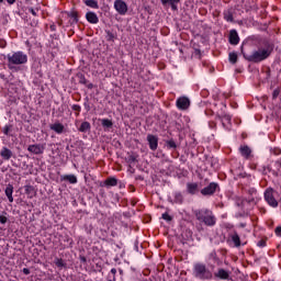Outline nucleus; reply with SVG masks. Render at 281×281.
Masks as SVG:
<instances>
[{"label": "nucleus", "mask_w": 281, "mask_h": 281, "mask_svg": "<svg viewBox=\"0 0 281 281\" xmlns=\"http://www.w3.org/2000/svg\"><path fill=\"white\" fill-rule=\"evenodd\" d=\"M272 52L273 43L267 40H263L260 47L257 50H254L251 54L244 53L241 48V54L245 60H248V63H262V60H267V58L271 56Z\"/></svg>", "instance_id": "obj_1"}, {"label": "nucleus", "mask_w": 281, "mask_h": 281, "mask_svg": "<svg viewBox=\"0 0 281 281\" xmlns=\"http://www.w3.org/2000/svg\"><path fill=\"white\" fill-rule=\"evenodd\" d=\"M195 217L196 221L204 223V225H207V227H214V225H216V217L210 210L195 211Z\"/></svg>", "instance_id": "obj_2"}, {"label": "nucleus", "mask_w": 281, "mask_h": 281, "mask_svg": "<svg viewBox=\"0 0 281 281\" xmlns=\"http://www.w3.org/2000/svg\"><path fill=\"white\" fill-rule=\"evenodd\" d=\"M193 274L198 280H212V271L203 263H195Z\"/></svg>", "instance_id": "obj_3"}, {"label": "nucleus", "mask_w": 281, "mask_h": 281, "mask_svg": "<svg viewBox=\"0 0 281 281\" xmlns=\"http://www.w3.org/2000/svg\"><path fill=\"white\" fill-rule=\"evenodd\" d=\"M9 65H25L27 63V55L23 52H16L13 55H8Z\"/></svg>", "instance_id": "obj_4"}, {"label": "nucleus", "mask_w": 281, "mask_h": 281, "mask_svg": "<svg viewBox=\"0 0 281 281\" xmlns=\"http://www.w3.org/2000/svg\"><path fill=\"white\" fill-rule=\"evenodd\" d=\"M176 105L180 111H188L190 109V99L188 97H180Z\"/></svg>", "instance_id": "obj_5"}, {"label": "nucleus", "mask_w": 281, "mask_h": 281, "mask_svg": "<svg viewBox=\"0 0 281 281\" xmlns=\"http://www.w3.org/2000/svg\"><path fill=\"white\" fill-rule=\"evenodd\" d=\"M216 188H218V183L211 182L206 188L201 190V194L203 196H212L216 192Z\"/></svg>", "instance_id": "obj_6"}, {"label": "nucleus", "mask_w": 281, "mask_h": 281, "mask_svg": "<svg viewBox=\"0 0 281 281\" xmlns=\"http://www.w3.org/2000/svg\"><path fill=\"white\" fill-rule=\"evenodd\" d=\"M114 8L119 14H126L128 12V5L123 0H115Z\"/></svg>", "instance_id": "obj_7"}, {"label": "nucleus", "mask_w": 281, "mask_h": 281, "mask_svg": "<svg viewBox=\"0 0 281 281\" xmlns=\"http://www.w3.org/2000/svg\"><path fill=\"white\" fill-rule=\"evenodd\" d=\"M265 199L267 203L271 205V207H278V200H276V196H273V190H267L265 192Z\"/></svg>", "instance_id": "obj_8"}, {"label": "nucleus", "mask_w": 281, "mask_h": 281, "mask_svg": "<svg viewBox=\"0 0 281 281\" xmlns=\"http://www.w3.org/2000/svg\"><path fill=\"white\" fill-rule=\"evenodd\" d=\"M147 142L149 144L150 150H157L159 146V138L153 134L147 135Z\"/></svg>", "instance_id": "obj_9"}, {"label": "nucleus", "mask_w": 281, "mask_h": 281, "mask_svg": "<svg viewBox=\"0 0 281 281\" xmlns=\"http://www.w3.org/2000/svg\"><path fill=\"white\" fill-rule=\"evenodd\" d=\"M29 153H33V155H43V150H45L44 146L41 145H30L27 147Z\"/></svg>", "instance_id": "obj_10"}, {"label": "nucleus", "mask_w": 281, "mask_h": 281, "mask_svg": "<svg viewBox=\"0 0 281 281\" xmlns=\"http://www.w3.org/2000/svg\"><path fill=\"white\" fill-rule=\"evenodd\" d=\"M229 43L231 45H238V43H240V37L238 36V32H236V30H232L229 32Z\"/></svg>", "instance_id": "obj_11"}, {"label": "nucleus", "mask_w": 281, "mask_h": 281, "mask_svg": "<svg viewBox=\"0 0 281 281\" xmlns=\"http://www.w3.org/2000/svg\"><path fill=\"white\" fill-rule=\"evenodd\" d=\"M86 19H87L88 23H92V24L99 23V21H100V19H98V14H95L94 12H91V11H89L86 14Z\"/></svg>", "instance_id": "obj_12"}, {"label": "nucleus", "mask_w": 281, "mask_h": 281, "mask_svg": "<svg viewBox=\"0 0 281 281\" xmlns=\"http://www.w3.org/2000/svg\"><path fill=\"white\" fill-rule=\"evenodd\" d=\"M215 278H220V280H229V272H227V270L221 268L215 273Z\"/></svg>", "instance_id": "obj_13"}, {"label": "nucleus", "mask_w": 281, "mask_h": 281, "mask_svg": "<svg viewBox=\"0 0 281 281\" xmlns=\"http://www.w3.org/2000/svg\"><path fill=\"white\" fill-rule=\"evenodd\" d=\"M243 157H245V159H251V148H249V146L245 145V146H241L239 148Z\"/></svg>", "instance_id": "obj_14"}, {"label": "nucleus", "mask_w": 281, "mask_h": 281, "mask_svg": "<svg viewBox=\"0 0 281 281\" xmlns=\"http://www.w3.org/2000/svg\"><path fill=\"white\" fill-rule=\"evenodd\" d=\"M0 156L5 161H9V159H12V150L8 149L7 147H3L2 150L0 151Z\"/></svg>", "instance_id": "obj_15"}, {"label": "nucleus", "mask_w": 281, "mask_h": 281, "mask_svg": "<svg viewBox=\"0 0 281 281\" xmlns=\"http://www.w3.org/2000/svg\"><path fill=\"white\" fill-rule=\"evenodd\" d=\"M5 195L7 198L9 199V202L10 203H14V198L12 196L13 192H14V187L12 184H9L7 188H5Z\"/></svg>", "instance_id": "obj_16"}, {"label": "nucleus", "mask_w": 281, "mask_h": 281, "mask_svg": "<svg viewBox=\"0 0 281 281\" xmlns=\"http://www.w3.org/2000/svg\"><path fill=\"white\" fill-rule=\"evenodd\" d=\"M61 181H68V183H78V178L74 175L61 176Z\"/></svg>", "instance_id": "obj_17"}, {"label": "nucleus", "mask_w": 281, "mask_h": 281, "mask_svg": "<svg viewBox=\"0 0 281 281\" xmlns=\"http://www.w3.org/2000/svg\"><path fill=\"white\" fill-rule=\"evenodd\" d=\"M189 194H196L199 192V184L198 183H188L187 184Z\"/></svg>", "instance_id": "obj_18"}, {"label": "nucleus", "mask_w": 281, "mask_h": 281, "mask_svg": "<svg viewBox=\"0 0 281 281\" xmlns=\"http://www.w3.org/2000/svg\"><path fill=\"white\" fill-rule=\"evenodd\" d=\"M50 130L55 131V133H63V131H65V125H63L61 123H55L53 125H50Z\"/></svg>", "instance_id": "obj_19"}, {"label": "nucleus", "mask_w": 281, "mask_h": 281, "mask_svg": "<svg viewBox=\"0 0 281 281\" xmlns=\"http://www.w3.org/2000/svg\"><path fill=\"white\" fill-rule=\"evenodd\" d=\"M25 194H27V196L30 199H32L33 196H36V190L34 189L33 186H25Z\"/></svg>", "instance_id": "obj_20"}, {"label": "nucleus", "mask_w": 281, "mask_h": 281, "mask_svg": "<svg viewBox=\"0 0 281 281\" xmlns=\"http://www.w3.org/2000/svg\"><path fill=\"white\" fill-rule=\"evenodd\" d=\"M104 186H106V188H113L117 186V179L110 177L104 181Z\"/></svg>", "instance_id": "obj_21"}, {"label": "nucleus", "mask_w": 281, "mask_h": 281, "mask_svg": "<svg viewBox=\"0 0 281 281\" xmlns=\"http://www.w3.org/2000/svg\"><path fill=\"white\" fill-rule=\"evenodd\" d=\"M79 131L80 133H87V131H91V124L89 122L81 123Z\"/></svg>", "instance_id": "obj_22"}, {"label": "nucleus", "mask_w": 281, "mask_h": 281, "mask_svg": "<svg viewBox=\"0 0 281 281\" xmlns=\"http://www.w3.org/2000/svg\"><path fill=\"white\" fill-rule=\"evenodd\" d=\"M273 172H274L276 177H278V175H281V160H277L274 162Z\"/></svg>", "instance_id": "obj_23"}, {"label": "nucleus", "mask_w": 281, "mask_h": 281, "mask_svg": "<svg viewBox=\"0 0 281 281\" xmlns=\"http://www.w3.org/2000/svg\"><path fill=\"white\" fill-rule=\"evenodd\" d=\"M85 3L86 5H88V8H93L94 10H98V8H100V5H98V1L95 0H86Z\"/></svg>", "instance_id": "obj_24"}, {"label": "nucleus", "mask_w": 281, "mask_h": 281, "mask_svg": "<svg viewBox=\"0 0 281 281\" xmlns=\"http://www.w3.org/2000/svg\"><path fill=\"white\" fill-rule=\"evenodd\" d=\"M101 124H102L103 128H113V121H111L109 119H103L101 121Z\"/></svg>", "instance_id": "obj_25"}, {"label": "nucleus", "mask_w": 281, "mask_h": 281, "mask_svg": "<svg viewBox=\"0 0 281 281\" xmlns=\"http://www.w3.org/2000/svg\"><path fill=\"white\" fill-rule=\"evenodd\" d=\"M232 240H233L235 247H240V236L238 235V233H235L232 236Z\"/></svg>", "instance_id": "obj_26"}, {"label": "nucleus", "mask_w": 281, "mask_h": 281, "mask_svg": "<svg viewBox=\"0 0 281 281\" xmlns=\"http://www.w3.org/2000/svg\"><path fill=\"white\" fill-rule=\"evenodd\" d=\"M229 63H232V65H236V63H238V54L229 53Z\"/></svg>", "instance_id": "obj_27"}, {"label": "nucleus", "mask_w": 281, "mask_h": 281, "mask_svg": "<svg viewBox=\"0 0 281 281\" xmlns=\"http://www.w3.org/2000/svg\"><path fill=\"white\" fill-rule=\"evenodd\" d=\"M262 74L266 75V80H269L271 78V68L270 67L262 68Z\"/></svg>", "instance_id": "obj_28"}, {"label": "nucleus", "mask_w": 281, "mask_h": 281, "mask_svg": "<svg viewBox=\"0 0 281 281\" xmlns=\"http://www.w3.org/2000/svg\"><path fill=\"white\" fill-rule=\"evenodd\" d=\"M218 120H225L226 122H232V116L229 114H224L223 116L217 115ZM223 126H225V122H222Z\"/></svg>", "instance_id": "obj_29"}, {"label": "nucleus", "mask_w": 281, "mask_h": 281, "mask_svg": "<svg viewBox=\"0 0 281 281\" xmlns=\"http://www.w3.org/2000/svg\"><path fill=\"white\" fill-rule=\"evenodd\" d=\"M167 148H177V143L175 142V139H170L166 142Z\"/></svg>", "instance_id": "obj_30"}, {"label": "nucleus", "mask_w": 281, "mask_h": 281, "mask_svg": "<svg viewBox=\"0 0 281 281\" xmlns=\"http://www.w3.org/2000/svg\"><path fill=\"white\" fill-rule=\"evenodd\" d=\"M181 0H170L171 10L177 11V3H180Z\"/></svg>", "instance_id": "obj_31"}, {"label": "nucleus", "mask_w": 281, "mask_h": 281, "mask_svg": "<svg viewBox=\"0 0 281 281\" xmlns=\"http://www.w3.org/2000/svg\"><path fill=\"white\" fill-rule=\"evenodd\" d=\"M55 265H56V267H67V263H65V261L60 258V259H56V261H55Z\"/></svg>", "instance_id": "obj_32"}, {"label": "nucleus", "mask_w": 281, "mask_h": 281, "mask_svg": "<svg viewBox=\"0 0 281 281\" xmlns=\"http://www.w3.org/2000/svg\"><path fill=\"white\" fill-rule=\"evenodd\" d=\"M70 16L74 19L75 23H78V11H71Z\"/></svg>", "instance_id": "obj_33"}, {"label": "nucleus", "mask_w": 281, "mask_h": 281, "mask_svg": "<svg viewBox=\"0 0 281 281\" xmlns=\"http://www.w3.org/2000/svg\"><path fill=\"white\" fill-rule=\"evenodd\" d=\"M280 95V88H277L272 92V100H277V98Z\"/></svg>", "instance_id": "obj_34"}, {"label": "nucleus", "mask_w": 281, "mask_h": 281, "mask_svg": "<svg viewBox=\"0 0 281 281\" xmlns=\"http://www.w3.org/2000/svg\"><path fill=\"white\" fill-rule=\"evenodd\" d=\"M106 34L108 41H111L113 43V41H115V35L111 31H108Z\"/></svg>", "instance_id": "obj_35"}, {"label": "nucleus", "mask_w": 281, "mask_h": 281, "mask_svg": "<svg viewBox=\"0 0 281 281\" xmlns=\"http://www.w3.org/2000/svg\"><path fill=\"white\" fill-rule=\"evenodd\" d=\"M72 111H76V115H80L81 108L78 104L72 105Z\"/></svg>", "instance_id": "obj_36"}, {"label": "nucleus", "mask_w": 281, "mask_h": 281, "mask_svg": "<svg viewBox=\"0 0 281 281\" xmlns=\"http://www.w3.org/2000/svg\"><path fill=\"white\" fill-rule=\"evenodd\" d=\"M258 247H267V239L262 238L258 241Z\"/></svg>", "instance_id": "obj_37"}, {"label": "nucleus", "mask_w": 281, "mask_h": 281, "mask_svg": "<svg viewBox=\"0 0 281 281\" xmlns=\"http://www.w3.org/2000/svg\"><path fill=\"white\" fill-rule=\"evenodd\" d=\"M162 218H164V221H168L169 223H170V221H172V216H170V214H168V213H164Z\"/></svg>", "instance_id": "obj_38"}, {"label": "nucleus", "mask_w": 281, "mask_h": 281, "mask_svg": "<svg viewBox=\"0 0 281 281\" xmlns=\"http://www.w3.org/2000/svg\"><path fill=\"white\" fill-rule=\"evenodd\" d=\"M176 203H183V195L177 194L176 195Z\"/></svg>", "instance_id": "obj_39"}, {"label": "nucleus", "mask_w": 281, "mask_h": 281, "mask_svg": "<svg viewBox=\"0 0 281 281\" xmlns=\"http://www.w3.org/2000/svg\"><path fill=\"white\" fill-rule=\"evenodd\" d=\"M30 25H31L32 27H36V26L38 25V20L33 19L32 21H30Z\"/></svg>", "instance_id": "obj_40"}, {"label": "nucleus", "mask_w": 281, "mask_h": 281, "mask_svg": "<svg viewBox=\"0 0 281 281\" xmlns=\"http://www.w3.org/2000/svg\"><path fill=\"white\" fill-rule=\"evenodd\" d=\"M128 161H130V164H135V161H137V157L134 156V155H131V156L128 157Z\"/></svg>", "instance_id": "obj_41"}, {"label": "nucleus", "mask_w": 281, "mask_h": 281, "mask_svg": "<svg viewBox=\"0 0 281 281\" xmlns=\"http://www.w3.org/2000/svg\"><path fill=\"white\" fill-rule=\"evenodd\" d=\"M0 223H2V225H5V223H8V217L4 215H0Z\"/></svg>", "instance_id": "obj_42"}, {"label": "nucleus", "mask_w": 281, "mask_h": 281, "mask_svg": "<svg viewBox=\"0 0 281 281\" xmlns=\"http://www.w3.org/2000/svg\"><path fill=\"white\" fill-rule=\"evenodd\" d=\"M79 82L80 85H87V78H85V76H81Z\"/></svg>", "instance_id": "obj_43"}, {"label": "nucleus", "mask_w": 281, "mask_h": 281, "mask_svg": "<svg viewBox=\"0 0 281 281\" xmlns=\"http://www.w3.org/2000/svg\"><path fill=\"white\" fill-rule=\"evenodd\" d=\"M209 126H210V128H216V122L211 121V122L209 123Z\"/></svg>", "instance_id": "obj_44"}, {"label": "nucleus", "mask_w": 281, "mask_h": 281, "mask_svg": "<svg viewBox=\"0 0 281 281\" xmlns=\"http://www.w3.org/2000/svg\"><path fill=\"white\" fill-rule=\"evenodd\" d=\"M277 236H281V226H278L276 229H274Z\"/></svg>", "instance_id": "obj_45"}, {"label": "nucleus", "mask_w": 281, "mask_h": 281, "mask_svg": "<svg viewBox=\"0 0 281 281\" xmlns=\"http://www.w3.org/2000/svg\"><path fill=\"white\" fill-rule=\"evenodd\" d=\"M7 43H5V40H0V47H5Z\"/></svg>", "instance_id": "obj_46"}, {"label": "nucleus", "mask_w": 281, "mask_h": 281, "mask_svg": "<svg viewBox=\"0 0 281 281\" xmlns=\"http://www.w3.org/2000/svg\"><path fill=\"white\" fill-rule=\"evenodd\" d=\"M226 21H234V15H232V14H228V16L226 18Z\"/></svg>", "instance_id": "obj_47"}, {"label": "nucleus", "mask_w": 281, "mask_h": 281, "mask_svg": "<svg viewBox=\"0 0 281 281\" xmlns=\"http://www.w3.org/2000/svg\"><path fill=\"white\" fill-rule=\"evenodd\" d=\"M23 273H24L25 276H30V269L24 268V269H23Z\"/></svg>", "instance_id": "obj_48"}, {"label": "nucleus", "mask_w": 281, "mask_h": 281, "mask_svg": "<svg viewBox=\"0 0 281 281\" xmlns=\"http://www.w3.org/2000/svg\"><path fill=\"white\" fill-rule=\"evenodd\" d=\"M8 133H10V127L9 126L4 127V135H8Z\"/></svg>", "instance_id": "obj_49"}, {"label": "nucleus", "mask_w": 281, "mask_h": 281, "mask_svg": "<svg viewBox=\"0 0 281 281\" xmlns=\"http://www.w3.org/2000/svg\"><path fill=\"white\" fill-rule=\"evenodd\" d=\"M162 5H167V3H170V0H161Z\"/></svg>", "instance_id": "obj_50"}, {"label": "nucleus", "mask_w": 281, "mask_h": 281, "mask_svg": "<svg viewBox=\"0 0 281 281\" xmlns=\"http://www.w3.org/2000/svg\"><path fill=\"white\" fill-rule=\"evenodd\" d=\"M111 273L115 277V273H117V270L115 268H112Z\"/></svg>", "instance_id": "obj_51"}, {"label": "nucleus", "mask_w": 281, "mask_h": 281, "mask_svg": "<svg viewBox=\"0 0 281 281\" xmlns=\"http://www.w3.org/2000/svg\"><path fill=\"white\" fill-rule=\"evenodd\" d=\"M50 30H52V32H56V25H55V24H52V25H50Z\"/></svg>", "instance_id": "obj_52"}, {"label": "nucleus", "mask_w": 281, "mask_h": 281, "mask_svg": "<svg viewBox=\"0 0 281 281\" xmlns=\"http://www.w3.org/2000/svg\"><path fill=\"white\" fill-rule=\"evenodd\" d=\"M16 0H7V2L9 3V5H12Z\"/></svg>", "instance_id": "obj_53"}, {"label": "nucleus", "mask_w": 281, "mask_h": 281, "mask_svg": "<svg viewBox=\"0 0 281 281\" xmlns=\"http://www.w3.org/2000/svg\"><path fill=\"white\" fill-rule=\"evenodd\" d=\"M30 12L33 14V16H36V11L34 9H30Z\"/></svg>", "instance_id": "obj_54"}, {"label": "nucleus", "mask_w": 281, "mask_h": 281, "mask_svg": "<svg viewBox=\"0 0 281 281\" xmlns=\"http://www.w3.org/2000/svg\"><path fill=\"white\" fill-rule=\"evenodd\" d=\"M81 262H87V257H80Z\"/></svg>", "instance_id": "obj_55"}, {"label": "nucleus", "mask_w": 281, "mask_h": 281, "mask_svg": "<svg viewBox=\"0 0 281 281\" xmlns=\"http://www.w3.org/2000/svg\"><path fill=\"white\" fill-rule=\"evenodd\" d=\"M57 25H63V20H58Z\"/></svg>", "instance_id": "obj_56"}, {"label": "nucleus", "mask_w": 281, "mask_h": 281, "mask_svg": "<svg viewBox=\"0 0 281 281\" xmlns=\"http://www.w3.org/2000/svg\"><path fill=\"white\" fill-rule=\"evenodd\" d=\"M92 88H93V83H89L88 89H92Z\"/></svg>", "instance_id": "obj_57"}, {"label": "nucleus", "mask_w": 281, "mask_h": 281, "mask_svg": "<svg viewBox=\"0 0 281 281\" xmlns=\"http://www.w3.org/2000/svg\"><path fill=\"white\" fill-rule=\"evenodd\" d=\"M108 281H115V276H113V278L109 279Z\"/></svg>", "instance_id": "obj_58"}, {"label": "nucleus", "mask_w": 281, "mask_h": 281, "mask_svg": "<svg viewBox=\"0 0 281 281\" xmlns=\"http://www.w3.org/2000/svg\"><path fill=\"white\" fill-rule=\"evenodd\" d=\"M195 52H196V54H199V55L201 54V50H199V49H196Z\"/></svg>", "instance_id": "obj_59"}, {"label": "nucleus", "mask_w": 281, "mask_h": 281, "mask_svg": "<svg viewBox=\"0 0 281 281\" xmlns=\"http://www.w3.org/2000/svg\"><path fill=\"white\" fill-rule=\"evenodd\" d=\"M0 3H3V0H0Z\"/></svg>", "instance_id": "obj_60"}, {"label": "nucleus", "mask_w": 281, "mask_h": 281, "mask_svg": "<svg viewBox=\"0 0 281 281\" xmlns=\"http://www.w3.org/2000/svg\"><path fill=\"white\" fill-rule=\"evenodd\" d=\"M133 205H135V202H132Z\"/></svg>", "instance_id": "obj_61"}, {"label": "nucleus", "mask_w": 281, "mask_h": 281, "mask_svg": "<svg viewBox=\"0 0 281 281\" xmlns=\"http://www.w3.org/2000/svg\"><path fill=\"white\" fill-rule=\"evenodd\" d=\"M133 205H135V202H132Z\"/></svg>", "instance_id": "obj_62"}]
</instances>
